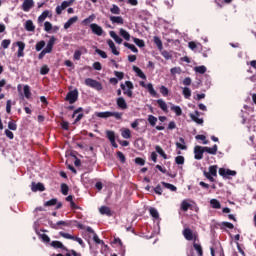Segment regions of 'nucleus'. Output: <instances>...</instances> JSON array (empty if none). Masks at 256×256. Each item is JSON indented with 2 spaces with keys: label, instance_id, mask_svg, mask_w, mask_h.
Instances as JSON below:
<instances>
[{
  "label": "nucleus",
  "instance_id": "obj_64",
  "mask_svg": "<svg viewBox=\"0 0 256 256\" xmlns=\"http://www.w3.org/2000/svg\"><path fill=\"white\" fill-rule=\"evenodd\" d=\"M40 73L41 75H47L49 73V67L47 65L42 66Z\"/></svg>",
  "mask_w": 256,
  "mask_h": 256
},
{
  "label": "nucleus",
  "instance_id": "obj_45",
  "mask_svg": "<svg viewBox=\"0 0 256 256\" xmlns=\"http://www.w3.org/2000/svg\"><path fill=\"white\" fill-rule=\"evenodd\" d=\"M182 93L185 99H189L191 97V89H189L188 87H184Z\"/></svg>",
  "mask_w": 256,
  "mask_h": 256
},
{
  "label": "nucleus",
  "instance_id": "obj_31",
  "mask_svg": "<svg viewBox=\"0 0 256 256\" xmlns=\"http://www.w3.org/2000/svg\"><path fill=\"white\" fill-rule=\"evenodd\" d=\"M52 256H81L80 253L75 252V250H70L67 253L63 254H53Z\"/></svg>",
  "mask_w": 256,
  "mask_h": 256
},
{
  "label": "nucleus",
  "instance_id": "obj_47",
  "mask_svg": "<svg viewBox=\"0 0 256 256\" xmlns=\"http://www.w3.org/2000/svg\"><path fill=\"white\" fill-rule=\"evenodd\" d=\"M212 177H217V166H210L209 172Z\"/></svg>",
  "mask_w": 256,
  "mask_h": 256
},
{
  "label": "nucleus",
  "instance_id": "obj_4",
  "mask_svg": "<svg viewBox=\"0 0 256 256\" xmlns=\"http://www.w3.org/2000/svg\"><path fill=\"white\" fill-rule=\"evenodd\" d=\"M78 97H79V91L72 90L67 94L66 101H68L71 105H73V103L77 101Z\"/></svg>",
  "mask_w": 256,
  "mask_h": 256
},
{
  "label": "nucleus",
  "instance_id": "obj_42",
  "mask_svg": "<svg viewBox=\"0 0 256 256\" xmlns=\"http://www.w3.org/2000/svg\"><path fill=\"white\" fill-rule=\"evenodd\" d=\"M148 122L150 123V125L152 127H155V125H157V117H155L153 115H149L148 116Z\"/></svg>",
  "mask_w": 256,
  "mask_h": 256
},
{
  "label": "nucleus",
  "instance_id": "obj_51",
  "mask_svg": "<svg viewBox=\"0 0 256 256\" xmlns=\"http://www.w3.org/2000/svg\"><path fill=\"white\" fill-rule=\"evenodd\" d=\"M196 139L198 141H203L204 145H207L209 143V140H207V138L205 137V135H197Z\"/></svg>",
  "mask_w": 256,
  "mask_h": 256
},
{
  "label": "nucleus",
  "instance_id": "obj_10",
  "mask_svg": "<svg viewBox=\"0 0 256 256\" xmlns=\"http://www.w3.org/2000/svg\"><path fill=\"white\" fill-rule=\"evenodd\" d=\"M34 6H35V2L33 0H24L22 4V9L27 13L31 11V9H33Z\"/></svg>",
  "mask_w": 256,
  "mask_h": 256
},
{
  "label": "nucleus",
  "instance_id": "obj_25",
  "mask_svg": "<svg viewBox=\"0 0 256 256\" xmlns=\"http://www.w3.org/2000/svg\"><path fill=\"white\" fill-rule=\"evenodd\" d=\"M157 104L162 109V111H165L167 113L168 108H167V102H165L163 99H158Z\"/></svg>",
  "mask_w": 256,
  "mask_h": 256
},
{
  "label": "nucleus",
  "instance_id": "obj_24",
  "mask_svg": "<svg viewBox=\"0 0 256 256\" xmlns=\"http://www.w3.org/2000/svg\"><path fill=\"white\" fill-rule=\"evenodd\" d=\"M25 29L26 31H35V24H33L32 20H27L25 22Z\"/></svg>",
  "mask_w": 256,
  "mask_h": 256
},
{
  "label": "nucleus",
  "instance_id": "obj_59",
  "mask_svg": "<svg viewBox=\"0 0 256 256\" xmlns=\"http://www.w3.org/2000/svg\"><path fill=\"white\" fill-rule=\"evenodd\" d=\"M160 93H162V95L164 97H167L169 95V89H167V87H165V86H161L160 87Z\"/></svg>",
  "mask_w": 256,
  "mask_h": 256
},
{
  "label": "nucleus",
  "instance_id": "obj_11",
  "mask_svg": "<svg viewBox=\"0 0 256 256\" xmlns=\"http://www.w3.org/2000/svg\"><path fill=\"white\" fill-rule=\"evenodd\" d=\"M199 111H195L194 113L190 114V118L194 123H197V125H203V119L199 118Z\"/></svg>",
  "mask_w": 256,
  "mask_h": 256
},
{
  "label": "nucleus",
  "instance_id": "obj_3",
  "mask_svg": "<svg viewBox=\"0 0 256 256\" xmlns=\"http://www.w3.org/2000/svg\"><path fill=\"white\" fill-rule=\"evenodd\" d=\"M73 3H75V0H66L63 1L61 3V5L56 7V13L57 15H61V13H63V11H65V9H67V7H71V5H73Z\"/></svg>",
  "mask_w": 256,
  "mask_h": 256
},
{
  "label": "nucleus",
  "instance_id": "obj_61",
  "mask_svg": "<svg viewBox=\"0 0 256 256\" xmlns=\"http://www.w3.org/2000/svg\"><path fill=\"white\" fill-rule=\"evenodd\" d=\"M61 237H64V239H71L73 241V239L75 238V236L69 234V233H65V232H60Z\"/></svg>",
  "mask_w": 256,
  "mask_h": 256
},
{
  "label": "nucleus",
  "instance_id": "obj_18",
  "mask_svg": "<svg viewBox=\"0 0 256 256\" xmlns=\"http://www.w3.org/2000/svg\"><path fill=\"white\" fill-rule=\"evenodd\" d=\"M109 35L110 37H112V39H114L115 43H118V45H121V43H123V39L119 37V35H117L115 31H110Z\"/></svg>",
  "mask_w": 256,
  "mask_h": 256
},
{
  "label": "nucleus",
  "instance_id": "obj_33",
  "mask_svg": "<svg viewBox=\"0 0 256 256\" xmlns=\"http://www.w3.org/2000/svg\"><path fill=\"white\" fill-rule=\"evenodd\" d=\"M154 43L156 45V47H158L159 51H163V42L161 41V39L157 36L154 37Z\"/></svg>",
  "mask_w": 256,
  "mask_h": 256
},
{
  "label": "nucleus",
  "instance_id": "obj_29",
  "mask_svg": "<svg viewBox=\"0 0 256 256\" xmlns=\"http://www.w3.org/2000/svg\"><path fill=\"white\" fill-rule=\"evenodd\" d=\"M51 245L52 247H54V249H63V251H67V248H65V246H63V243L59 241H53Z\"/></svg>",
  "mask_w": 256,
  "mask_h": 256
},
{
  "label": "nucleus",
  "instance_id": "obj_34",
  "mask_svg": "<svg viewBox=\"0 0 256 256\" xmlns=\"http://www.w3.org/2000/svg\"><path fill=\"white\" fill-rule=\"evenodd\" d=\"M96 116L100 117L102 119H107L109 117H111V112L106 111V112H96Z\"/></svg>",
  "mask_w": 256,
  "mask_h": 256
},
{
  "label": "nucleus",
  "instance_id": "obj_6",
  "mask_svg": "<svg viewBox=\"0 0 256 256\" xmlns=\"http://www.w3.org/2000/svg\"><path fill=\"white\" fill-rule=\"evenodd\" d=\"M44 31H46V33H57V31H59V26H53L51 22L46 21L44 23Z\"/></svg>",
  "mask_w": 256,
  "mask_h": 256
},
{
  "label": "nucleus",
  "instance_id": "obj_37",
  "mask_svg": "<svg viewBox=\"0 0 256 256\" xmlns=\"http://www.w3.org/2000/svg\"><path fill=\"white\" fill-rule=\"evenodd\" d=\"M194 71H195L196 73H200V75H203L204 73L207 72V67H205V66H196V67L194 68Z\"/></svg>",
  "mask_w": 256,
  "mask_h": 256
},
{
  "label": "nucleus",
  "instance_id": "obj_23",
  "mask_svg": "<svg viewBox=\"0 0 256 256\" xmlns=\"http://www.w3.org/2000/svg\"><path fill=\"white\" fill-rule=\"evenodd\" d=\"M133 71L136 73V75H138V77H140V79H147V76H145V73H143L139 67L133 66Z\"/></svg>",
  "mask_w": 256,
  "mask_h": 256
},
{
  "label": "nucleus",
  "instance_id": "obj_46",
  "mask_svg": "<svg viewBox=\"0 0 256 256\" xmlns=\"http://www.w3.org/2000/svg\"><path fill=\"white\" fill-rule=\"evenodd\" d=\"M106 135H107L110 142L115 141V132L114 131L107 130Z\"/></svg>",
  "mask_w": 256,
  "mask_h": 256
},
{
  "label": "nucleus",
  "instance_id": "obj_57",
  "mask_svg": "<svg viewBox=\"0 0 256 256\" xmlns=\"http://www.w3.org/2000/svg\"><path fill=\"white\" fill-rule=\"evenodd\" d=\"M61 191H62V195H67L69 193V186H67V184H62Z\"/></svg>",
  "mask_w": 256,
  "mask_h": 256
},
{
  "label": "nucleus",
  "instance_id": "obj_36",
  "mask_svg": "<svg viewBox=\"0 0 256 256\" xmlns=\"http://www.w3.org/2000/svg\"><path fill=\"white\" fill-rule=\"evenodd\" d=\"M171 111H174V113L179 117L182 115L183 113V110H181V107L179 106H175V105H172L171 106Z\"/></svg>",
  "mask_w": 256,
  "mask_h": 256
},
{
  "label": "nucleus",
  "instance_id": "obj_63",
  "mask_svg": "<svg viewBox=\"0 0 256 256\" xmlns=\"http://www.w3.org/2000/svg\"><path fill=\"white\" fill-rule=\"evenodd\" d=\"M43 47H45V41L42 40L36 44V51H41Z\"/></svg>",
  "mask_w": 256,
  "mask_h": 256
},
{
  "label": "nucleus",
  "instance_id": "obj_48",
  "mask_svg": "<svg viewBox=\"0 0 256 256\" xmlns=\"http://www.w3.org/2000/svg\"><path fill=\"white\" fill-rule=\"evenodd\" d=\"M8 129H10V131H17V124L15 123V121L11 120L8 123Z\"/></svg>",
  "mask_w": 256,
  "mask_h": 256
},
{
  "label": "nucleus",
  "instance_id": "obj_60",
  "mask_svg": "<svg viewBox=\"0 0 256 256\" xmlns=\"http://www.w3.org/2000/svg\"><path fill=\"white\" fill-rule=\"evenodd\" d=\"M95 51L98 55H100V57H102V59H107V53L105 51L101 49H96Z\"/></svg>",
  "mask_w": 256,
  "mask_h": 256
},
{
  "label": "nucleus",
  "instance_id": "obj_50",
  "mask_svg": "<svg viewBox=\"0 0 256 256\" xmlns=\"http://www.w3.org/2000/svg\"><path fill=\"white\" fill-rule=\"evenodd\" d=\"M156 151L163 157L164 159H167V154H165V151H163V148L161 146H156Z\"/></svg>",
  "mask_w": 256,
  "mask_h": 256
},
{
  "label": "nucleus",
  "instance_id": "obj_52",
  "mask_svg": "<svg viewBox=\"0 0 256 256\" xmlns=\"http://www.w3.org/2000/svg\"><path fill=\"white\" fill-rule=\"evenodd\" d=\"M170 73L172 75H181V68L180 67L171 68Z\"/></svg>",
  "mask_w": 256,
  "mask_h": 256
},
{
  "label": "nucleus",
  "instance_id": "obj_22",
  "mask_svg": "<svg viewBox=\"0 0 256 256\" xmlns=\"http://www.w3.org/2000/svg\"><path fill=\"white\" fill-rule=\"evenodd\" d=\"M121 136L123 139H131V130L129 128L121 129Z\"/></svg>",
  "mask_w": 256,
  "mask_h": 256
},
{
  "label": "nucleus",
  "instance_id": "obj_58",
  "mask_svg": "<svg viewBox=\"0 0 256 256\" xmlns=\"http://www.w3.org/2000/svg\"><path fill=\"white\" fill-rule=\"evenodd\" d=\"M175 162L177 163V165H183V163H185V157L183 156H177L175 158Z\"/></svg>",
  "mask_w": 256,
  "mask_h": 256
},
{
  "label": "nucleus",
  "instance_id": "obj_9",
  "mask_svg": "<svg viewBox=\"0 0 256 256\" xmlns=\"http://www.w3.org/2000/svg\"><path fill=\"white\" fill-rule=\"evenodd\" d=\"M183 236L185 237V239L187 241H193V239H195V237H197L195 235V233H193V230L192 229H189V228H185L183 230Z\"/></svg>",
  "mask_w": 256,
  "mask_h": 256
},
{
  "label": "nucleus",
  "instance_id": "obj_13",
  "mask_svg": "<svg viewBox=\"0 0 256 256\" xmlns=\"http://www.w3.org/2000/svg\"><path fill=\"white\" fill-rule=\"evenodd\" d=\"M16 45L18 47L17 56L18 57H24L25 53H23V51H25V44L21 41H18V42H16Z\"/></svg>",
  "mask_w": 256,
  "mask_h": 256
},
{
  "label": "nucleus",
  "instance_id": "obj_35",
  "mask_svg": "<svg viewBox=\"0 0 256 256\" xmlns=\"http://www.w3.org/2000/svg\"><path fill=\"white\" fill-rule=\"evenodd\" d=\"M23 91L26 99H31V88L29 87V85H25Z\"/></svg>",
  "mask_w": 256,
  "mask_h": 256
},
{
  "label": "nucleus",
  "instance_id": "obj_38",
  "mask_svg": "<svg viewBox=\"0 0 256 256\" xmlns=\"http://www.w3.org/2000/svg\"><path fill=\"white\" fill-rule=\"evenodd\" d=\"M124 47H127V49H130V51H132L133 53H139V50L133 44H129V43L125 42Z\"/></svg>",
  "mask_w": 256,
  "mask_h": 256
},
{
  "label": "nucleus",
  "instance_id": "obj_2",
  "mask_svg": "<svg viewBox=\"0 0 256 256\" xmlns=\"http://www.w3.org/2000/svg\"><path fill=\"white\" fill-rule=\"evenodd\" d=\"M85 85H87V87H92V89H96V91H101L103 89L101 82L94 80L93 78H87L85 80Z\"/></svg>",
  "mask_w": 256,
  "mask_h": 256
},
{
  "label": "nucleus",
  "instance_id": "obj_30",
  "mask_svg": "<svg viewBox=\"0 0 256 256\" xmlns=\"http://www.w3.org/2000/svg\"><path fill=\"white\" fill-rule=\"evenodd\" d=\"M210 205L213 209H221V202L217 199L210 200Z\"/></svg>",
  "mask_w": 256,
  "mask_h": 256
},
{
  "label": "nucleus",
  "instance_id": "obj_27",
  "mask_svg": "<svg viewBox=\"0 0 256 256\" xmlns=\"http://www.w3.org/2000/svg\"><path fill=\"white\" fill-rule=\"evenodd\" d=\"M119 34L121 35V37H123V39H125L126 41H129L131 39V35L129 34V32H127V30L121 28L119 31Z\"/></svg>",
  "mask_w": 256,
  "mask_h": 256
},
{
  "label": "nucleus",
  "instance_id": "obj_16",
  "mask_svg": "<svg viewBox=\"0 0 256 256\" xmlns=\"http://www.w3.org/2000/svg\"><path fill=\"white\" fill-rule=\"evenodd\" d=\"M116 103L119 109H122V110L127 109V102L125 101V98L123 97L117 98Z\"/></svg>",
  "mask_w": 256,
  "mask_h": 256
},
{
  "label": "nucleus",
  "instance_id": "obj_15",
  "mask_svg": "<svg viewBox=\"0 0 256 256\" xmlns=\"http://www.w3.org/2000/svg\"><path fill=\"white\" fill-rule=\"evenodd\" d=\"M107 45L111 49V52L113 53V55H116V56L119 55V51L117 50V47L115 46V42H113V40L111 39L107 40Z\"/></svg>",
  "mask_w": 256,
  "mask_h": 256
},
{
  "label": "nucleus",
  "instance_id": "obj_28",
  "mask_svg": "<svg viewBox=\"0 0 256 256\" xmlns=\"http://www.w3.org/2000/svg\"><path fill=\"white\" fill-rule=\"evenodd\" d=\"M110 21L117 23V25H123V17L121 16H111Z\"/></svg>",
  "mask_w": 256,
  "mask_h": 256
},
{
  "label": "nucleus",
  "instance_id": "obj_8",
  "mask_svg": "<svg viewBox=\"0 0 256 256\" xmlns=\"http://www.w3.org/2000/svg\"><path fill=\"white\" fill-rule=\"evenodd\" d=\"M90 29L92 33H94V35H97L98 37H101L103 35V28L98 24L92 23L90 25Z\"/></svg>",
  "mask_w": 256,
  "mask_h": 256
},
{
  "label": "nucleus",
  "instance_id": "obj_55",
  "mask_svg": "<svg viewBox=\"0 0 256 256\" xmlns=\"http://www.w3.org/2000/svg\"><path fill=\"white\" fill-rule=\"evenodd\" d=\"M93 21H95V14H92L88 18L84 19L83 23L87 25L89 23H93Z\"/></svg>",
  "mask_w": 256,
  "mask_h": 256
},
{
  "label": "nucleus",
  "instance_id": "obj_41",
  "mask_svg": "<svg viewBox=\"0 0 256 256\" xmlns=\"http://www.w3.org/2000/svg\"><path fill=\"white\" fill-rule=\"evenodd\" d=\"M149 213L153 219H159V212L155 208H150Z\"/></svg>",
  "mask_w": 256,
  "mask_h": 256
},
{
  "label": "nucleus",
  "instance_id": "obj_54",
  "mask_svg": "<svg viewBox=\"0 0 256 256\" xmlns=\"http://www.w3.org/2000/svg\"><path fill=\"white\" fill-rule=\"evenodd\" d=\"M111 13L113 15H119L121 13V10L118 8L117 5H113V7L110 9Z\"/></svg>",
  "mask_w": 256,
  "mask_h": 256
},
{
  "label": "nucleus",
  "instance_id": "obj_5",
  "mask_svg": "<svg viewBox=\"0 0 256 256\" xmlns=\"http://www.w3.org/2000/svg\"><path fill=\"white\" fill-rule=\"evenodd\" d=\"M219 175H221V177L229 178V177H235L237 175V172L230 169L220 168Z\"/></svg>",
  "mask_w": 256,
  "mask_h": 256
},
{
  "label": "nucleus",
  "instance_id": "obj_44",
  "mask_svg": "<svg viewBox=\"0 0 256 256\" xmlns=\"http://www.w3.org/2000/svg\"><path fill=\"white\" fill-rule=\"evenodd\" d=\"M193 247H194L195 251H197L199 256H203V248H201V245L194 243Z\"/></svg>",
  "mask_w": 256,
  "mask_h": 256
},
{
  "label": "nucleus",
  "instance_id": "obj_14",
  "mask_svg": "<svg viewBox=\"0 0 256 256\" xmlns=\"http://www.w3.org/2000/svg\"><path fill=\"white\" fill-rule=\"evenodd\" d=\"M55 41H57V39L52 36L50 37L48 43H47V46L46 48H44L47 52L51 53L53 51V46L55 45Z\"/></svg>",
  "mask_w": 256,
  "mask_h": 256
},
{
  "label": "nucleus",
  "instance_id": "obj_62",
  "mask_svg": "<svg viewBox=\"0 0 256 256\" xmlns=\"http://www.w3.org/2000/svg\"><path fill=\"white\" fill-rule=\"evenodd\" d=\"M9 45H11V40L5 39V40L2 41V47H3V49H8V48H9Z\"/></svg>",
  "mask_w": 256,
  "mask_h": 256
},
{
  "label": "nucleus",
  "instance_id": "obj_43",
  "mask_svg": "<svg viewBox=\"0 0 256 256\" xmlns=\"http://www.w3.org/2000/svg\"><path fill=\"white\" fill-rule=\"evenodd\" d=\"M59 225H63L64 227H68L69 222L58 221L56 224H52L53 229H59Z\"/></svg>",
  "mask_w": 256,
  "mask_h": 256
},
{
  "label": "nucleus",
  "instance_id": "obj_7",
  "mask_svg": "<svg viewBox=\"0 0 256 256\" xmlns=\"http://www.w3.org/2000/svg\"><path fill=\"white\" fill-rule=\"evenodd\" d=\"M203 153H205V150L202 146H195L194 159H196L197 161H201V159H203Z\"/></svg>",
  "mask_w": 256,
  "mask_h": 256
},
{
  "label": "nucleus",
  "instance_id": "obj_20",
  "mask_svg": "<svg viewBox=\"0 0 256 256\" xmlns=\"http://www.w3.org/2000/svg\"><path fill=\"white\" fill-rule=\"evenodd\" d=\"M204 153H209L210 155H217V144L211 147H203Z\"/></svg>",
  "mask_w": 256,
  "mask_h": 256
},
{
  "label": "nucleus",
  "instance_id": "obj_53",
  "mask_svg": "<svg viewBox=\"0 0 256 256\" xmlns=\"http://www.w3.org/2000/svg\"><path fill=\"white\" fill-rule=\"evenodd\" d=\"M191 207V204H189L187 201H183L181 204L182 211H188Z\"/></svg>",
  "mask_w": 256,
  "mask_h": 256
},
{
  "label": "nucleus",
  "instance_id": "obj_17",
  "mask_svg": "<svg viewBox=\"0 0 256 256\" xmlns=\"http://www.w3.org/2000/svg\"><path fill=\"white\" fill-rule=\"evenodd\" d=\"M79 21V17L74 16L70 18L65 24H64V29H69L72 25H75Z\"/></svg>",
  "mask_w": 256,
  "mask_h": 256
},
{
  "label": "nucleus",
  "instance_id": "obj_49",
  "mask_svg": "<svg viewBox=\"0 0 256 256\" xmlns=\"http://www.w3.org/2000/svg\"><path fill=\"white\" fill-rule=\"evenodd\" d=\"M135 45L138 47H145V42L139 38H133Z\"/></svg>",
  "mask_w": 256,
  "mask_h": 256
},
{
  "label": "nucleus",
  "instance_id": "obj_32",
  "mask_svg": "<svg viewBox=\"0 0 256 256\" xmlns=\"http://www.w3.org/2000/svg\"><path fill=\"white\" fill-rule=\"evenodd\" d=\"M146 89L149 91L152 97H157V91H155V88H153V84L151 83L147 84Z\"/></svg>",
  "mask_w": 256,
  "mask_h": 256
},
{
  "label": "nucleus",
  "instance_id": "obj_40",
  "mask_svg": "<svg viewBox=\"0 0 256 256\" xmlns=\"http://www.w3.org/2000/svg\"><path fill=\"white\" fill-rule=\"evenodd\" d=\"M163 187H165V189H169L170 191H177V187L173 184H169L167 182H162Z\"/></svg>",
  "mask_w": 256,
  "mask_h": 256
},
{
  "label": "nucleus",
  "instance_id": "obj_19",
  "mask_svg": "<svg viewBox=\"0 0 256 256\" xmlns=\"http://www.w3.org/2000/svg\"><path fill=\"white\" fill-rule=\"evenodd\" d=\"M176 147L178 149H181L182 151H186L187 149V144H185V139L182 137L179 138V142H176Z\"/></svg>",
  "mask_w": 256,
  "mask_h": 256
},
{
  "label": "nucleus",
  "instance_id": "obj_26",
  "mask_svg": "<svg viewBox=\"0 0 256 256\" xmlns=\"http://www.w3.org/2000/svg\"><path fill=\"white\" fill-rule=\"evenodd\" d=\"M101 215H108V217H111V209L107 206H102L99 209Z\"/></svg>",
  "mask_w": 256,
  "mask_h": 256
},
{
  "label": "nucleus",
  "instance_id": "obj_21",
  "mask_svg": "<svg viewBox=\"0 0 256 256\" xmlns=\"http://www.w3.org/2000/svg\"><path fill=\"white\" fill-rule=\"evenodd\" d=\"M47 17H51V12L49 10L44 11L39 17H38V23H43L47 19Z\"/></svg>",
  "mask_w": 256,
  "mask_h": 256
},
{
  "label": "nucleus",
  "instance_id": "obj_12",
  "mask_svg": "<svg viewBox=\"0 0 256 256\" xmlns=\"http://www.w3.org/2000/svg\"><path fill=\"white\" fill-rule=\"evenodd\" d=\"M31 190H32L34 193H37V191H45V186L43 185V183H35V182H32V184H31Z\"/></svg>",
  "mask_w": 256,
  "mask_h": 256
},
{
  "label": "nucleus",
  "instance_id": "obj_1",
  "mask_svg": "<svg viewBox=\"0 0 256 256\" xmlns=\"http://www.w3.org/2000/svg\"><path fill=\"white\" fill-rule=\"evenodd\" d=\"M124 95H127V97H133V82L131 81H126L124 84L122 83L120 85Z\"/></svg>",
  "mask_w": 256,
  "mask_h": 256
},
{
  "label": "nucleus",
  "instance_id": "obj_39",
  "mask_svg": "<svg viewBox=\"0 0 256 256\" xmlns=\"http://www.w3.org/2000/svg\"><path fill=\"white\" fill-rule=\"evenodd\" d=\"M188 47H189V49H191L192 51H195L196 49H199V47H201V43L189 42V43H188Z\"/></svg>",
  "mask_w": 256,
  "mask_h": 256
},
{
  "label": "nucleus",
  "instance_id": "obj_56",
  "mask_svg": "<svg viewBox=\"0 0 256 256\" xmlns=\"http://www.w3.org/2000/svg\"><path fill=\"white\" fill-rule=\"evenodd\" d=\"M53 205H57V199H51L45 202V207H53Z\"/></svg>",
  "mask_w": 256,
  "mask_h": 256
}]
</instances>
